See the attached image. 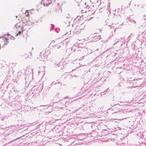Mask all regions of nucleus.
I'll use <instances>...</instances> for the list:
<instances>
[{
  "instance_id": "nucleus-3",
  "label": "nucleus",
  "mask_w": 146,
  "mask_h": 146,
  "mask_svg": "<svg viewBox=\"0 0 146 146\" xmlns=\"http://www.w3.org/2000/svg\"><path fill=\"white\" fill-rule=\"evenodd\" d=\"M42 2L45 6H48L51 3V1L50 0H42Z\"/></svg>"
},
{
  "instance_id": "nucleus-7",
  "label": "nucleus",
  "mask_w": 146,
  "mask_h": 146,
  "mask_svg": "<svg viewBox=\"0 0 146 146\" xmlns=\"http://www.w3.org/2000/svg\"><path fill=\"white\" fill-rule=\"evenodd\" d=\"M5 39L7 40L8 39V38L7 39V38H5Z\"/></svg>"
},
{
  "instance_id": "nucleus-1",
  "label": "nucleus",
  "mask_w": 146,
  "mask_h": 146,
  "mask_svg": "<svg viewBox=\"0 0 146 146\" xmlns=\"http://www.w3.org/2000/svg\"><path fill=\"white\" fill-rule=\"evenodd\" d=\"M24 26L23 22L20 21L17 23L15 25L16 28L18 30H23Z\"/></svg>"
},
{
  "instance_id": "nucleus-6",
  "label": "nucleus",
  "mask_w": 146,
  "mask_h": 146,
  "mask_svg": "<svg viewBox=\"0 0 146 146\" xmlns=\"http://www.w3.org/2000/svg\"><path fill=\"white\" fill-rule=\"evenodd\" d=\"M93 18V17H90V18L88 20H91V19H92V18Z\"/></svg>"
},
{
  "instance_id": "nucleus-5",
  "label": "nucleus",
  "mask_w": 146,
  "mask_h": 146,
  "mask_svg": "<svg viewBox=\"0 0 146 146\" xmlns=\"http://www.w3.org/2000/svg\"><path fill=\"white\" fill-rule=\"evenodd\" d=\"M11 37H12V38H14V37H12V36H9V38H11Z\"/></svg>"
},
{
  "instance_id": "nucleus-2",
  "label": "nucleus",
  "mask_w": 146,
  "mask_h": 146,
  "mask_svg": "<svg viewBox=\"0 0 146 146\" xmlns=\"http://www.w3.org/2000/svg\"><path fill=\"white\" fill-rule=\"evenodd\" d=\"M29 20V17L26 16L25 18L24 17L23 19L22 20V21L20 22H23V24L25 26L27 25V23Z\"/></svg>"
},
{
  "instance_id": "nucleus-4",
  "label": "nucleus",
  "mask_w": 146,
  "mask_h": 146,
  "mask_svg": "<svg viewBox=\"0 0 146 146\" xmlns=\"http://www.w3.org/2000/svg\"><path fill=\"white\" fill-rule=\"evenodd\" d=\"M19 32L17 34L16 36H17L19 35H20L21 33H22L23 32V30H18Z\"/></svg>"
}]
</instances>
